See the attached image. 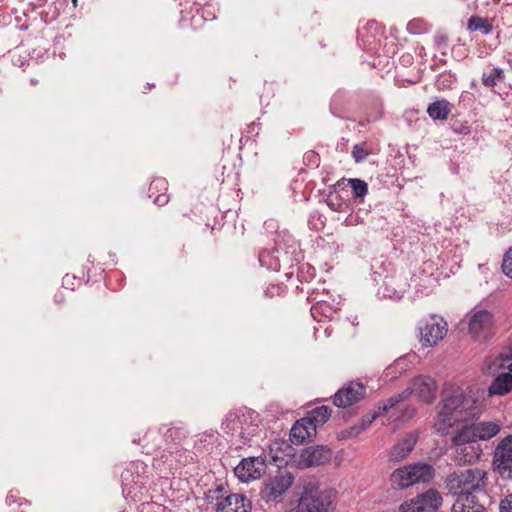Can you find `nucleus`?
Here are the masks:
<instances>
[{"label": "nucleus", "mask_w": 512, "mask_h": 512, "mask_svg": "<svg viewBox=\"0 0 512 512\" xmlns=\"http://www.w3.org/2000/svg\"><path fill=\"white\" fill-rule=\"evenodd\" d=\"M281 291V287L278 285L271 284L264 290V295L266 297H273L275 295H279Z\"/></svg>", "instance_id": "obj_49"}, {"label": "nucleus", "mask_w": 512, "mask_h": 512, "mask_svg": "<svg viewBox=\"0 0 512 512\" xmlns=\"http://www.w3.org/2000/svg\"><path fill=\"white\" fill-rule=\"evenodd\" d=\"M332 457V450L326 445H315L304 448L299 456V462L303 467L309 468L324 465Z\"/></svg>", "instance_id": "obj_16"}, {"label": "nucleus", "mask_w": 512, "mask_h": 512, "mask_svg": "<svg viewBox=\"0 0 512 512\" xmlns=\"http://www.w3.org/2000/svg\"><path fill=\"white\" fill-rule=\"evenodd\" d=\"M481 81L485 87H499L498 91L494 90L499 95L507 94L510 88L506 85L504 70L499 67L492 68L489 73H483Z\"/></svg>", "instance_id": "obj_20"}, {"label": "nucleus", "mask_w": 512, "mask_h": 512, "mask_svg": "<svg viewBox=\"0 0 512 512\" xmlns=\"http://www.w3.org/2000/svg\"><path fill=\"white\" fill-rule=\"evenodd\" d=\"M305 267L308 269V271L311 269V267H310L308 264H307V265H302V266L300 267L301 274H303V270H304V268H305Z\"/></svg>", "instance_id": "obj_57"}, {"label": "nucleus", "mask_w": 512, "mask_h": 512, "mask_svg": "<svg viewBox=\"0 0 512 512\" xmlns=\"http://www.w3.org/2000/svg\"><path fill=\"white\" fill-rule=\"evenodd\" d=\"M512 390V373L504 372L499 374L488 388L489 396H504Z\"/></svg>", "instance_id": "obj_24"}, {"label": "nucleus", "mask_w": 512, "mask_h": 512, "mask_svg": "<svg viewBox=\"0 0 512 512\" xmlns=\"http://www.w3.org/2000/svg\"><path fill=\"white\" fill-rule=\"evenodd\" d=\"M369 27L372 28L373 26H376L377 23L375 21L368 23Z\"/></svg>", "instance_id": "obj_58"}, {"label": "nucleus", "mask_w": 512, "mask_h": 512, "mask_svg": "<svg viewBox=\"0 0 512 512\" xmlns=\"http://www.w3.org/2000/svg\"><path fill=\"white\" fill-rule=\"evenodd\" d=\"M437 41L439 44L447 45L448 38L446 36H439Z\"/></svg>", "instance_id": "obj_55"}, {"label": "nucleus", "mask_w": 512, "mask_h": 512, "mask_svg": "<svg viewBox=\"0 0 512 512\" xmlns=\"http://www.w3.org/2000/svg\"><path fill=\"white\" fill-rule=\"evenodd\" d=\"M30 82L32 85H36L38 83V81L36 79H31Z\"/></svg>", "instance_id": "obj_60"}, {"label": "nucleus", "mask_w": 512, "mask_h": 512, "mask_svg": "<svg viewBox=\"0 0 512 512\" xmlns=\"http://www.w3.org/2000/svg\"><path fill=\"white\" fill-rule=\"evenodd\" d=\"M494 324L493 314L481 309L474 313L469 321V333L478 340H488Z\"/></svg>", "instance_id": "obj_14"}, {"label": "nucleus", "mask_w": 512, "mask_h": 512, "mask_svg": "<svg viewBox=\"0 0 512 512\" xmlns=\"http://www.w3.org/2000/svg\"><path fill=\"white\" fill-rule=\"evenodd\" d=\"M414 413H415V410H414V409H411V410L409 411V417H411Z\"/></svg>", "instance_id": "obj_61"}, {"label": "nucleus", "mask_w": 512, "mask_h": 512, "mask_svg": "<svg viewBox=\"0 0 512 512\" xmlns=\"http://www.w3.org/2000/svg\"><path fill=\"white\" fill-rule=\"evenodd\" d=\"M238 503L237 504H233L231 503V506H228L226 507V509H224V511L222 512H235V509L237 508V510H242V508L240 507L241 504L240 503H243V504H249V507H250V511L252 510V503L251 501L245 496L243 495V501L240 502V501H237Z\"/></svg>", "instance_id": "obj_45"}, {"label": "nucleus", "mask_w": 512, "mask_h": 512, "mask_svg": "<svg viewBox=\"0 0 512 512\" xmlns=\"http://www.w3.org/2000/svg\"><path fill=\"white\" fill-rule=\"evenodd\" d=\"M409 284L402 275H386L382 285L378 288L377 295L380 298L400 300L407 291Z\"/></svg>", "instance_id": "obj_15"}, {"label": "nucleus", "mask_w": 512, "mask_h": 512, "mask_svg": "<svg viewBox=\"0 0 512 512\" xmlns=\"http://www.w3.org/2000/svg\"><path fill=\"white\" fill-rule=\"evenodd\" d=\"M213 489V493L218 496L220 499L219 503H216L213 507V510L215 512H222L226 507L231 506V503L237 504V501L242 502L243 501V494L239 493H230L229 487L227 484L220 483L216 485ZM241 504L242 510L235 509V512H250L249 504Z\"/></svg>", "instance_id": "obj_17"}, {"label": "nucleus", "mask_w": 512, "mask_h": 512, "mask_svg": "<svg viewBox=\"0 0 512 512\" xmlns=\"http://www.w3.org/2000/svg\"><path fill=\"white\" fill-rule=\"evenodd\" d=\"M366 387L361 382H349L333 396V404L338 408H346L364 398Z\"/></svg>", "instance_id": "obj_13"}, {"label": "nucleus", "mask_w": 512, "mask_h": 512, "mask_svg": "<svg viewBox=\"0 0 512 512\" xmlns=\"http://www.w3.org/2000/svg\"><path fill=\"white\" fill-rule=\"evenodd\" d=\"M344 181V179L342 181H338L335 185L331 186L328 192L325 190L320 192L324 197L325 203L332 211L341 212L347 207V204L337 192V188L341 187L344 184Z\"/></svg>", "instance_id": "obj_25"}, {"label": "nucleus", "mask_w": 512, "mask_h": 512, "mask_svg": "<svg viewBox=\"0 0 512 512\" xmlns=\"http://www.w3.org/2000/svg\"><path fill=\"white\" fill-rule=\"evenodd\" d=\"M484 472L480 469H465L462 471H454L446 478L447 489L458 497L466 494H472L479 488V482L484 476Z\"/></svg>", "instance_id": "obj_6"}, {"label": "nucleus", "mask_w": 512, "mask_h": 512, "mask_svg": "<svg viewBox=\"0 0 512 512\" xmlns=\"http://www.w3.org/2000/svg\"><path fill=\"white\" fill-rule=\"evenodd\" d=\"M6 502L11 505L12 503L18 502L19 505H22L23 503L28 504L29 501L26 499H17L16 496L10 492L6 497Z\"/></svg>", "instance_id": "obj_50"}, {"label": "nucleus", "mask_w": 512, "mask_h": 512, "mask_svg": "<svg viewBox=\"0 0 512 512\" xmlns=\"http://www.w3.org/2000/svg\"><path fill=\"white\" fill-rule=\"evenodd\" d=\"M259 263L267 270L278 272L281 269V261L288 262V256L280 245L273 250H263L259 254Z\"/></svg>", "instance_id": "obj_19"}, {"label": "nucleus", "mask_w": 512, "mask_h": 512, "mask_svg": "<svg viewBox=\"0 0 512 512\" xmlns=\"http://www.w3.org/2000/svg\"><path fill=\"white\" fill-rule=\"evenodd\" d=\"M380 412H374V413H367L362 416L360 422L358 425L360 426V430L365 431L372 423L373 421L379 416Z\"/></svg>", "instance_id": "obj_41"}, {"label": "nucleus", "mask_w": 512, "mask_h": 512, "mask_svg": "<svg viewBox=\"0 0 512 512\" xmlns=\"http://www.w3.org/2000/svg\"><path fill=\"white\" fill-rule=\"evenodd\" d=\"M442 503L441 493L434 488H429L402 502V509L406 512H436Z\"/></svg>", "instance_id": "obj_10"}, {"label": "nucleus", "mask_w": 512, "mask_h": 512, "mask_svg": "<svg viewBox=\"0 0 512 512\" xmlns=\"http://www.w3.org/2000/svg\"><path fill=\"white\" fill-rule=\"evenodd\" d=\"M317 430L314 424H311L310 418H301L297 420L290 430V441L295 445H301L305 442H311L316 437Z\"/></svg>", "instance_id": "obj_18"}, {"label": "nucleus", "mask_w": 512, "mask_h": 512, "mask_svg": "<svg viewBox=\"0 0 512 512\" xmlns=\"http://www.w3.org/2000/svg\"><path fill=\"white\" fill-rule=\"evenodd\" d=\"M347 184L351 187L356 198H363L368 193V184L362 179L351 178L347 180Z\"/></svg>", "instance_id": "obj_34"}, {"label": "nucleus", "mask_w": 512, "mask_h": 512, "mask_svg": "<svg viewBox=\"0 0 512 512\" xmlns=\"http://www.w3.org/2000/svg\"><path fill=\"white\" fill-rule=\"evenodd\" d=\"M450 112V103L446 99H439L430 103L427 113L433 120H445Z\"/></svg>", "instance_id": "obj_28"}, {"label": "nucleus", "mask_w": 512, "mask_h": 512, "mask_svg": "<svg viewBox=\"0 0 512 512\" xmlns=\"http://www.w3.org/2000/svg\"><path fill=\"white\" fill-rule=\"evenodd\" d=\"M364 146H365V143L355 144L353 146L351 154L356 163L363 162L368 156V151L365 149Z\"/></svg>", "instance_id": "obj_38"}, {"label": "nucleus", "mask_w": 512, "mask_h": 512, "mask_svg": "<svg viewBox=\"0 0 512 512\" xmlns=\"http://www.w3.org/2000/svg\"><path fill=\"white\" fill-rule=\"evenodd\" d=\"M428 23L422 18H415L408 22L407 31L413 35H421L429 31Z\"/></svg>", "instance_id": "obj_35"}, {"label": "nucleus", "mask_w": 512, "mask_h": 512, "mask_svg": "<svg viewBox=\"0 0 512 512\" xmlns=\"http://www.w3.org/2000/svg\"><path fill=\"white\" fill-rule=\"evenodd\" d=\"M160 431L166 442H180L187 436V430L182 423L163 425Z\"/></svg>", "instance_id": "obj_27"}, {"label": "nucleus", "mask_w": 512, "mask_h": 512, "mask_svg": "<svg viewBox=\"0 0 512 512\" xmlns=\"http://www.w3.org/2000/svg\"><path fill=\"white\" fill-rule=\"evenodd\" d=\"M362 432H363V430H360V426L358 424H356V425L349 427V429H347L346 431H344L343 437L344 438L345 437H347V438L356 437L357 435H359Z\"/></svg>", "instance_id": "obj_48"}, {"label": "nucleus", "mask_w": 512, "mask_h": 512, "mask_svg": "<svg viewBox=\"0 0 512 512\" xmlns=\"http://www.w3.org/2000/svg\"><path fill=\"white\" fill-rule=\"evenodd\" d=\"M512 460V435L505 436L496 446L493 454V467Z\"/></svg>", "instance_id": "obj_23"}, {"label": "nucleus", "mask_w": 512, "mask_h": 512, "mask_svg": "<svg viewBox=\"0 0 512 512\" xmlns=\"http://www.w3.org/2000/svg\"><path fill=\"white\" fill-rule=\"evenodd\" d=\"M469 416V418H466L464 421H462V424L458 426L457 439L463 440L461 437H468L467 434H469L472 439L477 441L489 440L499 433L500 425L497 423L477 422L478 412L476 410L474 412H470Z\"/></svg>", "instance_id": "obj_7"}, {"label": "nucleus", "mask_w": 512, "mask_h": 512, "mask_svg": "<svg viewBox=\"0 0 512 512\" xmlns=\"http://www.w3.org/2000/svg\"><path fill=\"white\" fill-rule=\"evenodd\" d=\"M417 437L413 434L407 435L396 443L389 452V461L399 462L404 460L414 449Z\"/></svg>", "instance_id": "obj_22"}, {"label": "nucleus", "mask_w": 512, "mask_h": 512, "mask_svg": "<svg viewBox=\"0 0 512 512\" xmlns=\"http://www.w3.org/2000/svg\"><path fill=\"white\" fill-rule=\"evenodd\" d=\"M266 470V460L261 456L243 458L234 468L235 476L243 483L261 478Z\"/></svg>", "instance_id": "obj_11"}, {"label": "nucleus", "mask_w": 512, "mask_h": 512, "mask_svg": "<svg viewBox=\"0 0 512 512\" xmlns=\"http://www.w3.org/2000/svg\"><path fill=\"white\" fill-rule=\"evenodd\" d=\"M447 333V322L439 316L430 315L420 321L419 341L423 347H433Z\"/></svg>", "instance_id": "obj_9"}, {"label": "nucleus", "mask_w": 512, "mask_h": 512, "mask_svg": "<svg viewBox=\"0 0 512 512\" xmlns=\"http://www.w3.org/2000/svg\"><path fill=\"white\" fill-rule=\"evenodd\" d=\"M484 507L476 501L473 494L458 497L452 506V512H483Z\"/></svg>", "instance_id": "obj_26"}, {"label": "nucleus", "mask_w": 512, "mask_h": 512, "mask_svg": "<svg viewBox=\"0 0 512 512\" xmlns=\"http://www.w3.org/2000/svg\"><path fill=\"white\" fill-rule=\"evenodd\" d=\"M409 397L410 392H408V390H406L405 388L401 393L395 394L390 398L382 401L378 406V410L380 413L387 412L396 407V405L399 404L400 402L407 400Z\"/></svg>", "instance_id": "obj_32"}, {"label": "nucleus", "mask_w": 512, "mask_h": 512, "mask_svg": "<svg viewBox=\"0 0 512 512\" xmlns=\"http://www.w3.org/2000/svg\"><path fill=\"white\" fill-rule=\"evenodd\" d=\"M502 271L507 277L512 278V246L503 256Z\"/></svg>", "instance_id": "obj_39"}, {"label": "nucleus", "mask_w": 512, "mask_h": 512, "mask_svg": "<svg viewBox=\"0 0 512 512\" xmlns=\"http://www.w3.org/2000/svg\"><path fill=\"white\" fill-rule=\"evenodd\" d=\"M333 490H320L314 484L303 487L295 512H328L332 505Z\"/></svg>", "instance_id": "obj_4"}, {"label": "nucleus", "mask_w": 512, "mask_h": 512, "mask_svg": "<svg viewBox=\"0 0 512 512\" xmlns=\"http://www.w3.org/2000/svg\"><path fill=\"white\" fill-rule=\"evenodd\" d=\"M350 104L351 98L349 94L345 90L339 89L333 94L330 100L329 111L333 116L344 119L346 118L345 114L349 110Z\"/></svg>", "instance_id": "obj_21"}, {"label": "nucleus", "mask_w": 512, "mask_h": 512, "mask_svg": "<svg viewBox=\"0 0 512 512\" xmlns=\"http://www.w3.org/2000/svg\"><path fill=\"white\" fill-rule=\"evenodd\" d=\"M308 225L310 229L320 230L324 227V221L321 219V215L319 213L314 212L309 216Z\"/></svg>", "instance_id": "obj_40"}, {"label": "nucleus", "mask_w": 512, "mask_h": 512, "mask_svg": "<svg viewBox=\"0 0 512 512\" xmlns=\"http://www.w3.org/2000/svg\"><path fill=\"white\" fill-rule=\"evenodd\" d=\"M501 356H502L503 360H505V361L512 360V347L509 349V351L502 352Z\"/></svg>", "instance_id": "obj_51"}, {"label": "nucleus", "mask_w": 512, "mask_h": 512, "mask_svg": "<svg viewBox=\"0 0 512 512\" xmlns=\"http://www.w3.org/2000/svg\"><path fill=\"white\" fill-rule=\"evenodd\" d=\"M442 409L438 413L436 427L438 432L446 434L449 428L462 424L469 413L476 410L477 400L467 396L458 386H446L441 395Z\"/></svg>", "instance_id": "obj_1"}, {"label": "nucleus", "mask_w": 512, "mask_h": 512, "mask_svg": "<svg viewBox=\"0 0 512 512\" xmlns=\"http://www.w3.org/2000/svg\"><path fill=\"white\" fill-rule=\"evenodd\" d=\"M437 389L436 381L431 376L419 375L411 379L406 390L410 396L415 394L418 400L431 404L435 400Z\"/></svg>", "instance_id": "obj_12"}, {"label": "nucleus", "mask_w": 512, "mask_h": 512, "mask_svg": "<svg viewBox=\"0 0 512 512\" xmlns=\"http://www.w3.org/2000/svg\"><path fill=\"white\" fill-rule=\"evenodd\" d=\"M294 475L288 470H278L262 482L259 496L265 503L280 502L283 495L294 483Z\"/></svg>", "instance_id": "obj_5"}, {"label": "nucleus", "mask_w": 512, "mask_h": 512, "mask_svg": "<svg viewBox=\"0 0 512 512\" xmlns=\"http://www.w3.org/2000/svg\"><path fill=\"white\" fill-rule=\"evenodd\" d=\"M456 80L455 74L450 71H444L438 75L436 83L439 89H451Z\"/></svg>", "instance_id": "obj_36"}, {"label": "nucleus", "mask_w": 512, "mask_h": 512, "mask_svg": "<svg viewBox=\"0 0 512 512\" xmlns=\"http://www.w3.org/2000/svg\"><path fill=\"white\" fill-rule=\"evenodd\" d=\"M379 512H406V510L402 509V503H401L396 509L382 510V511H379Z\"/></svg>", "instance_id": "obj_53"}, {"label": "nucleus", "mask_w": 512, "mask_h": 512, "mask_svg": "<svg viewBox=\"0 0 512 512\" xmlns=\"http://www.w3.org/2000/svg\"><path fill=\"white\" fill-rule=\"evenodd\" d=\"M307 300L309 302H315L310 309V313L313 318H316L318 314L328 317L332 313V309L327 301L315 296L314 292L307 297Z\"/></svg>", "instance_id": "obj_31"}, {"label": "nucleus", "mask_w": 512, "mask_h": 512, "mask_svg": "<svg viewBox=\"0 0 512 512\" xmlns=\"http://www.w3.org/2000/svg\"><path fill=\"white\" fill-rule=\"evenodd\" d=\"M467 29L470 32L479 31L483 35H488L493 31V25L487 18L473 15L468 19Z\"/></svg>", "instance_id": "obj_29"}, {"label": "nucleus", "mask_w": 512, "mask_h": 512, "mask_svg": "<svg viewBox=\"0 0 512 512\" xmlns=\"http://www.w3.org/2000/svg\"><path fill=\"white\" fill-rule=\"evenodd\" d=\"M319 155L314 151H308L304 154V164L307 166H318Z\"/></svg>", "instance_id": "obj_42"}, {"label": "nucleus", "mask_w": 512, "mask_h": 512, "mask_svg": "<svg viewBox=\"0 0 512 512\" xmlns=\"http://www.w3.org/2000/svg\"><path fill=\"white\" fill-rule=\"evenodd\" d=\"M508 369H509L510 372H512V363L509 364Z\"/></svg>", "instance_id": "obj_63"}, {"label": "nucleus", "mask_w": 512, "mask_h": 512, "mask_svg": "<svg viewBox=\"0 0 512 512\" xmlns=\"http://www.w3.org/2000/svg\"><path fill=\"white\" fill-rule=\"evenodd\" d=\"M435 476V469L428 463L417 462L396 469L391 474V482L400 489L413 486L416 483H428Z\"/></svg>", "instance_id": "obj_3"}, {"label": "nucleus", "mask_w": 512, "mask_h": 512, "mask_svg": "<svg viewBox=\"0 0 512 512\" xmlns=\"http://www.w3.org/2000/svg\"><path fill=\"white\" fill-rule=\"evenodd\" d=\"M506 62L508 63L510 69L512 70V53H508L505 56Z\"/></svg>", "instance_id": "obj_56"}, {"label": "nucleus", "mask_w": 512, "mask_h": 512, "mask_svg": "<svg viewBox=\"0 0 512 512\" xmlns=\"http://www.w3.org/2000/svg\"><path fill=\"white\" fill-rule=\"evenodd\" d=\"M54 300L57 304H60L64 301V296L61 293H57L54 296Z\"/></svg>", "instance_id": "obj_52"}, {"label": "nucleus", "mask_w": 512, "mask_h": 512, "mask_svg": "<svg viewBox=\"0 0 512 512\" xmlns=\"http://www.w3.org/2000/svg\"><path fill=\"white\" fill-rule=\"evenodd\" d=\"M153 202L158 206H164L169 202V195L166 194V191H163V193H160L158 195H155L152 197Z\"/></svg>", "instance_id": "obj_46"}, {"label": "nucleus", "mask_w": 512, "mask_h": 512, "mask_svg": "<svg viewBox=\"0 0 512 512\" xmlns=\"http://www.w3.org/2000/svg\"><path fill=\"white\" fill-rule=\"evenodd\" d=\"M129 476H132V473H131L130 471H128V470L124 471V472L121 474V479H122V481L124 482V481L128 480V477H129Z\"/></svg>", "instance_id": "obj_54"}, {"label": "nucleus", "mask_w": 512, "mask_h": 512, "mask_svg": "<svg viewBox=\"0 0 512 512\" xmlns=\"http://www.w3.org/2000/svg\"><path fill=\"white\" fill-rule=\"evenodd\" d=\"M500 512H512V493L505 496L499 504Z\"/></svg>", "instance_id": "obj_43"}, {"label": "nucleus", "mask_w": 512, "mask_h": 512, "mask_svg": "<svg viewBox=\"0 0 512 512\" xmlns=\"http://www.w3.org/2000/svg\"><path fill=\"white\" fill-rule=\"evenodd\" d=\"M332 410L328 406H319L312 409L305 418H310L311 424H314L315 429L323 426L331 417Z\"/></svg>", "instance_id": "obj_30"}, {"label": "nucleus", "mask_w": 512, "mask_h": 512, "mask_svg": "<svg viewBox=\"0 0 512 512\" xmlns=\"http://www.w3.org/2000/svg\"><path fill=\"white\" fill-rule=\"evenodd\" d=\"M69 279H70V278H69V276H68V275H66V276L64 277V279H63L64 284H67Z\"/></svg>", "instance_id": "obj_59"}, {"label": "nucleus", "mask_w": 512, "mask_h": 512, "mask_svg": "<svg viewBox=\"0 0 512 512\" xmlns=\"http://www.w3.org/2000/svg\"><path fill=\"white\" fill-rule=\"evenodd\" d=\"M290 247H291V248H293V251H292V253L296 252V249H295V247H293V246H290Z\"/></svg>", "instance_id": "obj_64"}, {"label": "nucleus", "mask_w": 512, "mask_h": 512, "mask_svg": "<svg viewBox=\"0 0 512 512\" xmlns=\"http://www.w3.org/2000/svg\"><path fill=\"white\" fill-rule=\"evenodd\" d=\"M468 437L462 436L463 440H459L458 438V427L456 428V433L452 437V444L455 446V450L453 453V459L458 465H467L476 463L482 454V448L477 440L472 439V437L467 434Z\"/></svg>", "instance_id": "obj_8"}, {"label": "nucleus", "mask_w": 512, "mask_h": 512, "mask_svg": "<svg viewBox=\"0 0 512 512\" xmlns=\"http://www.w3.org/2000/svg\"><path fill=\"white\" fill-rule=\"evenodd\" d=\"M260 414L250 408L230 410L223 418L221 429L238 447L248 444L259 432Z\"/></svg>", "instance_id": "obj_2"}, {"label": "nucleus", "mask_w": 512, "mask_h": 512, "mask_svg": "<svg viewBox=\"0 0 512 512\" xmlns=\"http://www.w3.org/2000/svg\"><path fill=\"white\" fill-rule=\"evenodd\" d=\"M203 499H204L206 504L213 505V507L215 506L216 503H219V501H220L218 496L213 493V489L212 488L204 493Z\"/></svg>", "instance_id": "obj_44"}, {"label": "nucleus", "mask_w": 512, "mask_h": 512, "mask_svg": "<svg viewBox=\"0 0 512 512\" xmlns=\"http://www.w3.org/2000/svg\"><path fill=\"white\" fill-rule=\"evenodd\" d=\"M202 17L204 20H214L216 19V15L214 12V7L212 5H206L202 8Z\"/></svg>", "instance_id": "obj_47"}, {"label": "nucleus", "mask_w": 512, "mask_h": 512, "mask_svg": "<svg viewBox=\"0 0 512 512\" xmlns=\"http://www.w3.org/2000/svg\"><path fill=\"white\" fill-rule=\"evenodd\" d=\"M449 125L454 133L459 135H469L471 133V126L469 122L459 118L458 116H452Z\"/></svg>", "instance_id": "obj_33"}, {"label": "nucleus", "mask_w": 512, "mask_h": 512, "mask_svg": "<svg viewBox=\"0 0 512 512\" xmlns=\"http://www.w3.org/2000/svg\"><path fill=\"white\" fill-rule=\"evenodd\" d=\"M168 190V183L164 178H156L154 179L149 186L148 197L152 198L155 194L154 191H158L163 193V191Z\"/></svg>", "instance_id": "obj_37"}, {"label": "nucleus", "mask_w": 512, "mask_h": 512, "mask_svg": "<svg viewBox=\"0 0 512 512\" xmlns=\"http://www.w3.org/2000/svg\"><path fill=\"white\" fill-rule=\"evenodd\" d=\"M147 86H148L149 89H151L152 87H154V84L153 83H148Z\"/></svg>", "instance_id": "obj_62"}]
</instances>
